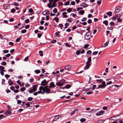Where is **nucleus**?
Returning a JSON list of instances; mask_svg holds the SVG:
<instances>
[{
	"label": "nucleus",
	"instance_id": "13d9d810",
	"mask_svg": "<svg viewBox=\"0 0 123 123\" xmlns=\"http://www.w3.org/2000/svg\"><path fill=\"white\" fill-rule=\"evenodd\" d=\"M69 3H70V2L69 1H68L67 2H66V3L64 4V5L65 6L69 5Z\"/></svg>",
	"mask_w": 123,
	"mask_h": 123
},
{
	"label": "nucleus",
	"instance_id": "864d4df0",
	"mask_svg": "<svg viewBox=\"0 0 123 123\" xmlns=\"http://www.w3.org/2000/svg\"><path fill=\"white\" fill-rule=\"evenodd\" d=\"M21 38V37L20 38H17L15 40V41L16 42H18L20 41V39Z\"/></svg>",
	"mask_w": 123,
	"mask_h": 123
},
{
	"label": "nucleus",
	"instance_id": "6e6552de",
	"mask_svg": "<svg viewBox=\"0 0 123 123\" xmlns=\"http://www.w3.org/2000/svg\"><path fill=\"white\" fill-rule=\"evenodd\" d=\"M49 12L48 10H45L42 13V14L43 15H46V14H49Z\"/></svg>",
	"mask_w": 123,
	"mask_h": 123
},
{
	"label": "nucleus",
	"instance_id": "69168bd1",
	"mask_svg": "<svg viewBox=\"0 0 123 123\" xmlns=\"http://www.w3.org/2000/svg\"><path fill=\"white\" fill-rule=\"evenodd\" d=\"M14 5L17 6H18L19 4L18 3H17L15 2H14Z\"/></svg>",
	"mask_w": 123,
	"mask_h": 123
},
{
	"label": "nucleus",
	"instance_id": "f03ea898",
	"mask_svg": "<svg viewBox=\"0 0 123 123\" xmlns=\"http://www.w3.org/2000/svg\"><path fill=\"white\" fill-rule=\"evenodd\" d=\"M85 39L88 40L90 39L92 37L91 33L90 32H88L86 33L84 35Z\"/></svg>",
	"mask_w": 123,
	"mask_h": 123
},
{
	"label": "nucleus",
	"instance_id": "1a4fd4ad",
	"mask_svg": "<svg viewBox=\"0 0 123 123\" xmlns=\"http://www.w3.org/2000/svg\"><path fill=\"white\" fill-rule=\"evenodd\" d=\"M37 85H34L33 86L32 90H33L34 92H35L37 91Z\"/></svg>",
	"mask_w": 123,
	"mask_h": 123
},
{
	"label": "nucleus",
	"instance_id": "052dcab7",
	"mask_svg": "<svg viewBox=\"0 0 123 123\" xmlns=\"http://www.w3.org/2000/svg\"><path fill=\"white\" fill-rule=\"evenodd\" d=\"M87 22L88 24H91L92 23V21L91 19H89L87 21Z\"/></svg>",
	"mask_w": 123,
	"mask_h": 123
},
{
	"label": "nucleus",
	"instance_id": "49530a36",
	"mask_svg": "<svg viewBox=\"0 0 123 123\" xmlns=\"http://www.w3.org/2000/svg\"><path fill=\"white\" fill-rule=\"evenodd\" d=\"M26 30L25 29H24L22 30L21 31V32L22 33H26Z\"/></svg>",
	"mask_w": 123,
	"mask_h": 123
},
{
	"label": "nucleus",
	"instance_id": "79ce46f5",
	"mask_svg": "<svg viewBox=\"0 0 123 123\" xmlns=\"http://www.w3.org/2000/svg\"><path fill=\"white\" fill-rule=\"evenodd\" d=\"M9 52V50H5L3 51V52L5 54L6 53H7Z\"/></svg>",
	"mask_w": 123,
	"mask_h": 123
},
{
	"label": "nucleus",
	"instance_id": "3c124183",
	"mask_svg": "<svg viewBox=\"0 0 123 123\" xmlns=\"http://www.w3.org/2000/svg\"><path fill=\"white\" fill-rule=\"evenodd\" d=\"M44 88V87L42 86H41L39 87V90L40 91H41V90H42Z\"/></svg>",
	"mask_w": 123,
	"mask_h": 123
},
{
	"label": "nucleus",
	"instance_id": "338daca9",
	"mask_svg": "<svg viewBox=\"0 0 123 123\" xmlns=\"http://www.w3.org/2000/svg\"><path fill=\"white\" fill-rule=\"evenodd\" d=\"M30 13H32L33 12V10L32 8H30L29 10Z\"/></svg>",
	"mask_w": 123,
	"mask_h": 123
},
{
	"label": "nucleus",
	"instance_id": "39448f33",
	"mask_svg": "<svg viewBox=\"0 0 123 123\" xmlns=\"http://www.w3.org/2000/svg\"><path fill=\"white\" fill-rule=\"evenodd\" d=\"M64 68L65 69L69 71L71 69V66L70 65H66L65 67Z\"/></svg>",
	"mask_w": 123,
	"mask_h": 123
},
{
	"label": "nucleus",
	"instance_id": "de8ad7c7",
	"mask_svg": "<svg viewBox=\"0 0 123 123\" xmlns=\"http://www.w3.org/2000/svg\"><path fill=\"white\" fill-rule=\"evenodd\" d=\"M97 86L96 85H93L92 86V90H94L95 88Z\"/></svg>",
	"mask_w": 123,
	"mask_h": 123
},
{
	"label": "nucleus",
	"instance_id": "5701e85b",
	"mask_svg": "<svg viewBox=\"0 0 123 123\" xmlns=\"http://www.w3.org/2000/svg\"><path fill=\"white\" fill-rule=\"evenodd\" d=\"M5 68L2 66H0V71H2Z\"/></svg>",
	"mask_w": 123,
	"mask_h": 123
},
{
	"label": "nucleus",
	"instance_id": "b1692460",
	"mask_svg": "<svg viewBox=\"0 0 123 123\" xmlns=\"http://www.w3.org/2000/svg\"><path fill=\"white\" fill-rule=\"evenodd\" d=\"M34 72H35L36 73V74H38V73H40L41 71L40 70H35L34 71Z\"/></svg>",
	"mask_w": 123,
	"mask_h": 123
},
{
	"label": "nucleus",
	"instance_id": "393cba45",
	"mask_svg": "<svg viewBox=\"0 0 123 123\" xmlns=\"http://www.w3.org/2000/svg\"><path fill=\"white\" fill-rule=\"evenodd\" d=\"M104 121L105 120L103 121L101 119H99L97 121V122L98 123H103Z\"/></svg>",
	"mask_w": 123,
	"mask_h": 123
},
{
	"label": "nucleus",
	"instance_id": "4be33fe9",
	"mask_svg": "<svg viewBox=\"0 0 123 123\" xmlns=\"http://www.w3.org/2000/svg\"><path fill=\"white\" fill-rule=\"evenodd\" d=\"M81 14V15H83L84 13V10H80L78 12Z\"/></svg>",
	"mask_w": 123,
	"mask_h": 123
},
{
	"label": "nucleus",
	"instance_id": "a211bd4d",
	"mask_svg": "<svg viewBox=\"0 0 123 123\" xmlns=\"http://www.w3.org/2000/svg\"><path fill=\"white\" fill-rule=\"evenodd\" d=\"M56 6L57 4H56V3L55 2L53 1L52 6H51L52 7H56Z\"/></svg>",
	"mask_w": 123,
	"mask_h": 123
},
{
	"label": "nucleus",
	"instance_id": "7ed1b4c3",
	"mask_svg": "<svg viewBox=\"0 0 123 123\" xmlns=\"http://www.w3.org/2000/svg\"><path fill=\"white\" fill-rule=\"evenodd\" d=\"M48 82L45 79L44 80L41 82L40 85L45 86H46Z\"/></svg>",
	"mask_w": 123,
	"mask_h": 123
},
{
	"label": "nucleus",
	"instance_id": "c85d7f7f",
	"mask_svg": "<svg viewBox=\"0 0 123 123\" xmlns=\"http://www.w3.org/2000/svg\"><path fill=\"white\" fill-rule=\"evenodd\" d=\"M122 16V15L121 14H118L115 15V17H119L120 18V17L121 16Z\"/></svg>",
	"mask_w": 123,
	"mask_h": 123
},
{
	"label": "nucleus",
	"instance_id": "58836bf2",
	"mask_svg": "<svg viewBox=\"0 0 123 123\" xmlns=\"http://www.w3.org/2000/svg\"><path fill=\"white\" fill-rule=\"evenodd\" d=\"M72 20L73 19L71 18H70L69 19H68V21L69 22H71L72 21Z\"/></svg>",
	"mask_w": 123,
	"mask_h": 123
},
{
	"label": "nucleus",
	"instance_id": "9d476101",
	"mask_svg": "<svg viewBox=\"0 0 123 123\" xmlns=\"http://www.w3.org/2000/svg\"><path fill=\"white\" fill-rule=\"evenodd\" d=\"M109 41H108L105 43L103 45H102L101 47L103 48L106 47V46L109 43Z\"/></svg>",
	"mask_w": 123,
	"mask_h": 123
},
{
	"label": "nucleus",
	"instance_id": "4d7b16f0",
	"mask_svg": "<svg viewBox=\"0 0 123 123\" xmlns=\"http://www.w3.org/2000/svg\"><path fill=\"white\" fill-rule=\"evenodd\" d=\"M15 11V10L14 8H13L11 10V12L13 13Z\"/></svg>",
	"mask_w": 123,
	"mask_h": 123
},
{
	"label": "nucleus",
	"instance_id": "7c9ffc66",
	"mask_svg": "<svg viewBox=\"0 0 123 123\" xmlns=\"http://www.w3.org/2000/svg\"><path fill=\"white\" fill-rule=\"evenodd\" d=\"M26 89V88L25 87H23L20 89V91L21 92L24 91Z\"/></svg>",
	"mask_w": 123,
	"mask_h": 123
},
{
	"label": "nucleus",
	"instance_id": "dca6fc26",
	"mask_svg": "<svg viewBox=\"0 0 123 123\" xmlns=\"http://www.w3.org/2000/svg\"><path fill=\"white\" fill-rule=\"evenodd\" d=\"M11 110L9 109H8L7 110V111L6 112H5L4 113V114H6V115H7L11 113Z\"/></svg>",
	"mask_w": 123,
	"mask_h": 123
},
{
	"label": "nucleus",
	"instance_id": "0e129e2a",
	"mask_svg": "<svg viewBox=\"0 0 123 123\" xmlns=\"http://www.w3.org/2000/svg\"><path fill=\"white\" fill-rule=\"evenodd\" d=\"M28 56H27L25 58V59L24 60V61H27L28 60Z\"/></svg>",
	"mask_w": 123,
	"mask_h": 123
},
{
	"label": "nucleus",
	"instance_id": "423d86ee",
	"mask_svg": "<svg viewBox=\"0 0 123 123\" xmlns=\"http://www.w3.org/2000/svg\"><path fill=\"white\" fill-rule=\"evenodd\" d=\"M60 117V120L62 118V117L60 115L56 116L54 117V118L53 120V121H55L56 120L58 119Z\"/></svg>",
	"mask_w": 123,
	"mask_h": 123
},
{
	"label": "nucleus",
	"instance_id": "6ab92c4d",
	"mask_svg": "<svg viewBox=\"0 0 123 123\" xmlns=\"http://www.w3.org/2000/svg\"><path fill=\"white\" fill-rule=\"evenodd\" d=\"M106 14L109 16H111L112 12H109L106 13Z\"/></svg>",
	"mask_w": 123,
	"mask_h": 123
},
{
	"label": "nucleus",
	"instance_id": "4c0bfd02",
	"mask_svg": "<svg viewBox=\"0 0 123 123\" xmlns=\"http://www.w3.org/2000/svg\"><path fill=\"white\" fill-rule=\"evenodd\" d=\"M33 99V98L31 97H29L27 98L28 101H32Z\"/></svg>",
	"mask_w": 123,
	"mask_h": 123
},
{
	"label": "nucleus",
	"instance_id": "bf43d9fd",
	"mask_svg": "<svg viewBox=\"0 0 123 123\" xmlns=\"http://www.w3.org/2000/svg\"><path fill=\"white\" fill-rule=\"evenodd\" d=\"M56 40L54 39L52 41H50V42L52 43H53L56 42Z\"/></svg>",
	"mask_w": 123,
	"mask_h": 123
},
{
	"label": "nucleus",
	"instance_id": "aec40b11",
	"mask_svg": "<svg viewBox=\"0 0 123 123\" xmlns=\"http://www.w3.org/2000/svg\"><path fill=\"white\" fill-rule=\"evenodd\" d=\"M99 86L100 88H105L106 86V85H104L102 84L100 85Z\"/></svg>",
	"mask_w": 123,
	"mask_h": 123
},
{
	"label": "nucleus",
	"instance_id": "4468645a",
	"mask_svg": "<svg viewBox=\"0 0 123 123\" xmlns=\"http://www.w3.org/2000/svg\"><path fill=\"white\" fill-rule=\"evenodd\" d=\"M120 7L118 6L116 7L115 10V12L116 13L120 11V10L119 9Z\"/></svg>",
	"mask_w": 123,
	"mask_h": 123
},
{
	"label": "nucleus",
	"instance_id": "bb28decb",
	"mask_svg": "<svg viewBox=\"0 0 123 123\" xmlns=\"http://www.w3.org/2000/svg\"><path fill=\"white\" fill-rule=\"evenodd\" d=\"M39 54L41 56H43V52L42 51H39Z\"/></svg>",
	"mask_w": 123,
	"mask_h": 123
},
{
	"label": "nucleus",
	"instance_id": "6e6d98bb",
	"mask_svg": "<svg viewBox=\"0 0 123 123\" xmlns=\"http://www.w3.org/2000/svg\"><path fill=\"white\" fill-rule=\"evenodd\" d=\"M69 24L67 23H66L65 24V27H64V28H66L67 27V25H69Z\"/></svg>",
	"mask_w": 123,
	"mask_h": 123
},
{
	"label": "nucleus",
	"instance_id": "cd10ccee",
	"mask_svg": "<svg viewBox=\"0 0 123 123\" xmlns=\"http://www.w3.org/2000/svg\"><path fill=\"white\" fill-rule=\"evenodd\" d=\"M56 85L57 86H62V84L59 82V81L58 82L56 83Z\"/></svg>",
	"mask_w": 123,
	"mask_h": 123
},
{
	"label": "nucleus",
	"instance_id": "a19ab883",
	"mask_svg": "<svg viewBox=\"0 0 123 123\" xmlns=\"http://www.w3.org/2000/svg\"><path fill=\"white\" fill-rule=\"evenodd\" d=\"M67 11L69 13L72 10L71 8H69L68 9H67Z\"/></svg>",
	"mask_w": 123,
	"mask_h": 123
},
{
	"label": "nucleus",
	"instance_id": "f704fd0d",
	"mask_svg": "<svg viewBox=\"0 0 123 123\" xmlns=\"http://www.w3.org/2000/svg\"><path fill=\"white\" fill-rule=\"evenodd\" d=\"M89 44H86L84 46V49H86L89 46Z\"/></svg>",
	"mask_w": 123,
	"mask_h": 123
},
{
	"label": "nucleus",
	"instance_id": "0eeeda50",
	"mask_svg": "<svg viewBox=\"0 0 123 123\" xmlns=\"http://www.w3.org/2000/svg\"><path fill=\"white\" fill-rule=\"evenodd\" d=\"M55 86L53 82H51L50 83L49 87L50 88H54L55 87Z\"/></svg>",
	"mask_w": 123,
	"mask_h": 123
},
{
	"label": "nucleus",
	"instance_id": "774afa93",
	"mask_svg": "<svg viewBox=\"0 0 123 123\" xmlns=\"http://www.w3.org/2000/svg\"><path fill=\"white\" fill-rule=\"evenodd\" d=\"M114 24V23L113 22L111 21L110 23V25L111 26H113Z\"/></svg>",
	"mask_w": 123,
	"mask_h": 123
},
{
	"label": "nucleus",
	"instance_id": "37998d69",
	"mask_svg": "<svg viewBox=\"0 0 123 123\" xmlns=\"http://www.w3.org/2000/svg\"><path fill=\"white\" fill-rule=\"evenodd\" d=\"M77 109H75V110H74L72 112L71 114V115H73L74 114L75 112L76 111H77Z\"/></svg>",
	"mask_w": 123,
	"mask_h": 123
},
{
	"label": "nucleus",
	"instance_id": "ddd939ff",
	"mask_svg": "<svg viewBox=\"0 0 123 123\" xmlns=\"http://www.w3.org/2000/svg\"><path fill=\"white\" fill-rule=\"evenodd\" d=\"M113 117H115V118L114 119L116 121L119 119L120 118V116L119 115L114 116Z\"/></svg>",
	"mask_w": 123,
	"mask_h": 123
},
{
	"label": "nucleus",
	"instance_id": "a878e982",
	"mask_svg": "<svg viewBox=\"0 0 123 123\" xmlns=\"http://www.w3.org/2000/svg\"><path fill=\"white\" fill-rule=\"evenodd\" d=\"M86 120V119L84 118H81L80 119V121L81 122H85Z\"/></svg>",
	"mask_w": 123,
	"mask_h": 123
},
{
	"label": "nucleus",
	"instance_id": "f3484780",
	"mask_svg": "<svg viewBox=\"0 0 123 123\" xmlns=\"http://www.w3.org/2000/svg\"><path fill=\"white\" fill-rule=\"evenodd\" d=\"M80 6L83 7H86L88 5L85 3H83Z\"/></svg>",
	"mask_w": 123,
	"mask_h": 123
},
{
	"label": "nucleus",
	"instance_id": "2eb2a0df",
	"mask_svg": "<svg viewBox=\"0 0 123 123\" xmlns=\"http://www.w3.org/2000/svg\"><path fill=\"white\" fill-rule=\"evenodd\" d=\"M45 92L46 94H48L51 93V92L50 91V89H45Z\"/></svg>",
	"mask_w": 123,
	"mask_h": 123
},
{
	"label": "nucleus",
	"instance_id": "f257e3e1",
	"mask_svg": "<svg viewBox=\"0 0 123 123\" xmlns=\"http://www.w3.org/2000/svg\"><path fill=\"white\" fill-rule=\"evenodd\" d=\"M91 57H89L88 58L87 61L86 63V65L84 68V69L86 70L89 68L91 65L90 62H91Z\"/></svg>",
	"mask_w": 123,
	"mask_h": 123
},
{
	"label": "nucleus",
	"instance_id": "2f4dec72",
	"mask_svg": "<svg viewBox=\"0 0 123 123\" xmlns=\"http://www.w3.org/2000/svg\"><path fill=\"white\" fill-rule=\"evenodd\" d=\"M1 64L2 66H5L6 65V63L5 62H2L1 63Z\"/></svg>",
	"mask_w": 123,
	"mask_h": 123
},
{
	"label": "nucleus",
	"instance_id": "09e8293b",
	"mask_svg": "<svg viewBox=\"0 0 123 123\" xmlns=\"http://www.w3.org/2000/svg\"><path fill=\"white\" fill-rule=\"evenodd\" d=\"M98 53V51H95L93 53H92V55H96Z\"/></svg>",
	"mask_w": 123,
	"mask_h": 123
},
{
	"label": "nucleus",
	"instance_id": "e433bc0d",
	"mask_svg": "<svg viewBox=\"0 0 123 123\" xmlns=\"http://www.w3.org/2000/svg\"><path fill=\"white\" fill-rule=\"evenodd\" d=\"M63 25L62 24H60L59 25V27H60L61 29H62V27H63Z\"/></svg>",
	"mask_w": 123,
	"mask_h": 123
},
{
	"label": "nucleus",
	"instance_id": "680f3d73",
	"mask_svg": "<svg viewBox=\"0 0 123 123\" xmlns=\"http://www.w3.org/2000/svg\"><path fill=\"white\" fill-rule=\"evenodd\" d=\"M42 36V34L41 33H38V34L37 35V36L39 38H40L41 36Z\"/></svg>",
	"mask_w": 123,
	"mask_h": 123
},
{
	"label": "nucleus",
	"instance_id": "c9c22d12",
	"mask_svg": "<svg viewBox=\"0 0 123 123\" xmlns=\"http://www.w3.org/2000/svg\"><path fill=\"white\" fill-rule=\"evenodd\" d=\"M87 54L91 55L92 53V51L91 50H88L86 52Z\"/></svg>",
	"mask_w": 123,
	"mask_h": 123
},
{
	"label": "nucleus",
	"instance_id": "a18cd8bd",
	"mask_svg": "<svg viewBox=\"0 0 123 123\" xmlns=\"http://www.w3.org/2000/svg\"><path fill=\"white\" fill-rule=\"evenodd\" d=\"M30 21V20L29 19H26L25 22L26 23H28Z\"/></svg>",
	"mask_w": 123,
	"mask_h": 123
},
{
	"label": "nucleus",
	"instance_id": "603ef678",
	"mask_svg": "<svg viewBox=\"0 0 123 123\" xmlns=\"http://www.w3.org/2000/svg\"><path fill=\"white\" fill-rule=\"evenodd\" d=\"M17 100V103L18 104H19L21 103L22 101L20 100Z\"/></svg>",
	"mask_w": 123,
	"mask_h": 123
},
{
	"label": "nucleus",
	"instance_id": "72a5a7b5",
	"mask_svg": "<svg viewBox=\"0 0 123 123\" xmlns=\"http://www.w3.org/2000/svg\"><path fill=\"white\" fill-rule=\"evenodd\" d=\"M80 52V50H77L76 51V54L77 55H79Z\"/></svg>",
	"mask_w": 123,
	"mask_h": 123
},
{
	"label": "nucleus",
	"instance_id": "412c9836",
	"mask_svg": "<svg viewBox=\"0 0 123 123\" xmlns=\"http://www.w3.org/2000/svg\"><path fill=\"white\" fill-rule=\"evenodd\" d=\"M71 87V86L70 84H67L65 86V88L66 89L69 88Z\"/></svg>",
	"mask_w": 123,
	"mask_h": 123
},
{
	"label": "nucleus",
	"instance_id": "473e14b6",
	"mask_svg": "<svg viewBox=\"0 0 123 123\" xmlns=\"http://www.w3.org/2000/svg\"><path fill=\"white\" fill-rule=\"evenodd\" d=\"M58 19V18L55 17L54 19H53V20H55L56 23H58L59 22Z\"/></svg>",
	"mask_w": 123,
	"mask_h": 123
},
{
	"label": "nucleus",
	"instance_id": "20e7f679",
	"mask_svg": "<svg viewBox=\"0 0 123 123\" xmlns=\"http://www.w3.org/2000/svg\"><path fill=\"white\" fill-rule=\"evenodd\" d=\"M105 112L104 111L102 110L99 111L98 112L96 113V115L97 116H99L102 115L103 114V113Z\"/></svg>",
	"mask_w": 123,
	"mask_h": 123
},
{
	"label": "nucleus",
	"instance_id": "c03bdc74",
	"mask_svg": "<svg viewBox=\"0 0 123 123\" xmlns=\"http://www.w3.org/2000/svg\"><path fill=\"white\" fill-rule=\"evenodd\" d=\"M117 22L118 23H119L120 22H121L122 21V19L120 18H118L117 19Z\"/></svg>",
	"mask_w": 123,
	"mask_h": 123
},
{
	"label": "nucleus",
	"instance_id": "9b49d317",
	"mask_svg": "<svg viewBox=\"0 0 123 123\" xmlns=\"http://www.w3.org/2000/svg\"><path fill=\"white\" fill-rule=\"evenodd\" d=\"M53 0H49V3L47 4L48 7L49 8H51L52 7L51 6H50L51 4V2L53 1Z\"/></svg>",
	"mask_w": 123,
	"mask_h": 123
},
{
	"label": "nucleus",
	"instance_id": "5fc2aeb1",
	"mask_svg": "<svg viewBox=\"0 0 123 123\" xmlns=\"http://www.w3.org/2000/svg\"><path fill=\"white\" fill-rule=\"evenodd\" d=\"M86 17H84L81 20V21L82 22H83L85 21L86 20Z\"/></svg>",
	"mask_w": 123,
	"mask_h": 123
},
{
	"label": "nucleus",
	"instance_id": "e2e57ef3",
	"mask_svg": "<svg viewBox=\"0 0 123 123\" xmlns=\"http://www.w3.org/2000/svg\"><path fill=\"white\" fill-rule=\"evenodd\" d=\"M103 80L102 79H99V80H97L96 81L98 82H101L103 81Z\"/></svg>",
	"mask_w": 123,
	"mask_h": 123
},
{
	"label": "nucleus",
	"instance_id": "f8f14e48",
	"mask_svg": "<svg viewBox=\"0 0 123 123\" xmlns=\"http://www.w3.org/2000/svg\"><path fill=\"white\" fill-rule=\"evenodd\" d=\"M59 81V82L62 84V86L63 84L65 82V80L64 79H62L60 80Z\"/></svg>",
	"mask_w": 123,
	"mask_h": 123
},
{
	"label": "nucleus",
	"instance_id": "c756f323",
	"mask_svg": "<svg viewBox=\"0 0 123 123\" xmlns=\"http://www.w3.org/2000/svg\"><path fill=\"white\" fill-rule=\"evenodd\" d=\"M103 23L106 25L108 24V22L107 20H105L103 21Z\"/></svg>",
	"mask_w": 123,
	"mask_h": 123
},
{
	"label": "nucleus",
	"instance_id": "8fccbe9b",
	"mask_svg": "<svg viewBox=\"0 0 123 123\" xmlns=\"http://www.w3.org/2000/svg\"><path fill=\"white\" fill-rule=\"evenodd\" d=\"M112 82L111 81H110L109 82H108L105 85H106V86L110 84L111 83H112Z\"/></svg>",
	"mask_w": 123,
	"mask_h": 123
},
{
	"label": "nucleus",
	"instance_id": "ea45409f",
	"mask_svg": "<svg viewBox=\"0 0 123 123\" xmlns=\"http://www.w3.org/2000/svg\"><path fill=\"white\" fill-rule=\"evenodd\" d=\"M53 12L54 13H56L57 12V9L55 8H54V9L53 10Z\"/></svg>",
	"mask_w": 123,
	"mask_h": 123
}]
</instances>
